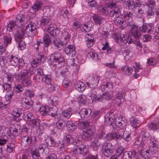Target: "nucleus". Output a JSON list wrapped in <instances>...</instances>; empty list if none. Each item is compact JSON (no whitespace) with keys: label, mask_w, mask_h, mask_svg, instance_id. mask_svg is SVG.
I'll use <instances>...</instances> for the list:
<instances>
[{"label":"nucleus","mask_w":159,"mask_h":159,"mask_svg":"<svg viewBox=\"0 0 159 159\" xmlns=\"http://www.w3.org/2000/svg\"><path fill=\"white\" fill-rule=\"evenodd\" d=\"M98 11L101 14L105 15L107 13V11L101 6H99L98 7Z\"/></svg>","instance_id":"nucleus-62"},{"label":"nucleus","mask_w":159,"mask_h":159,"mask_svg":"<svg viewBox=\"0 0 159 159\" xmlns=\"http://www.w3.org/2000/svg\"><path fill=\"white\" fill-rule=\"evenodd\" d=\"M66 127L69 129H75L77 125V123L73 122L72 121H69L66 123ZM89 125V123L87 121H82L78 124V129H87Z\"/></svg>","instance_id":"nucleus-2"},{"label":"nucleus","mask_w":159,"mask_h":159,"mask_svg":"<svg viewBox=\"0 0 159 159\" xmlns=\"http://www.w3.org/2000/svg\"><path fill=\"white\" fill-rule=\"evenodd\" d=\"M91 147L94 150H97L99 147L100 144H98V140H94L92 142L91 144Z\"/></svg>","instance_id":"nucleus-56"},{"label":"nucleus","mask_w":159,"mask_h":159,"mask_svg":"<svg viewBox=\"0 0 159 159\" xmlns=\"http://www.w3.org/2000/svg\"><path fill=\"white\" fill-rule=\"evenodd\" d=\"M100 77V76L98 75H94L92 78H88L87 84L90 88H95L98 84Z\"/></svg>","instance_id":"nucleus-10"},{"label":"nucleus","mask_w":159,"mask_h":159,"mask_svg":"<svg viewBox=\"0 0 159 159\" xmlns=\"http://www.w3.org/2000/svg\"><path fill=\"white\" fill-rule=\"evenodd\" d=\"M17 27L16 22L13 21H10L7 25V30L9 32L13 31Z\"/></svg>","instance_id":"nucleus-37"},{"label":"nucleus","mask_w":159,"mask_h":159,"mask_svg":"<svg viewBox=\"0 0 159 159\" xmlns=\"http://www.w3.org/2000/svg\"><path fill=\"white\" fill-rule=\"evenodd\" d=\"M78 148L79 150V153L80 154L85 155L88 153V149L86 145H82L81 147H78Z\"/></svg>","instance_id":"nucleus-35"},{"label":"nucleus","mask_w":159,"mask_h":159,"mask_svg":"<svg viewBox=\"0 0 159 159\" xmlns=\"http://www.w3.org/2000/svg\"><path fill=\"white\" fill-rule=\"evenodd\" d=\"M123 143H120V151H121V153H120V156L123 153L122 156V158L123 159H131L136 155V152L134 150L131 151L125 152V149L127 146V144L126 143L123 145Z\"/></svg>","instance_id":"nucleus-4"},{"label":"nucleus","mask_w":159,"mask_h":159,"mask_svg":"<svg viewBox=\"0 0 159 159\" xmlns=\"http://www.w3.org/2000/svg\"><path fill=\"white\" fill-rule=\"evenodd\" d=\"M134 11L136 17H141L144 12V7L140 2H138V4H137V7L134 9Z\"/></svg>","instance_id":"nucleus-16"},{"label":"nucleus","mask_w":159,"mask_h":159,"mask_svg":"<svg viewBox=\"0 0 159 159\" xmlns=\"http://www.w3.org/2000/svg\"><path fill=\"white\" fill-rule=\"evenodd\" d=\"M70 139H72V138H71V136L69 134H67L66 135H65V137L64 138V140L65 142L63 143L62 142V143L60 148H62L63 147L65 144L69 145L70 144Z\"/></svg>","instance_id":"nucleus-40"},{"label":"nucleus","mask_w":159,"mask_h":159,"mask_svg":"<svg viewBox=\"0 0 159 159\" xmlns=\"http://www.w3.org/2000/svg\"><path fill=\"white\" fill-rule=\"evenodd\" d=\"M72 113L71 109L69 108L64 110L62 112V115L67 118H69L71 116Z\"/></svg>","instance_id":"nucleus-52"},{"label":"nucleus","mask_w":159,"mask_h":159,"mask_svg":"<svg viewBox=\"0 0 159 159\" xmlns=\"http://www.w3.org/2000/svg\"><path fill=\"white\" fill-rule=\"evenodd\" d=\"M30 77H29L22 80V84L23 85L27 87L31 85L32 81Z\"/></svg>","instance_id":"nucleus-49"},{"label":"nucleus","mask_w":159,"mask_h":159,"mask_svg":"<svg viewBox=\"0 0 159 159\" xmlns=\"http://www.w3.org/2000/svg\"><path fill=\"white\" fill-rule=\"evenodd\" d=\"M59 103V98L56 96H52L49 97L48 100L49 105L54 106V107L57 105Z\"/></svg>","instance_id":"nucleus-27"},{"label":"nucleus","mask_w":159,"mask_h":159,"mask_svg":"<svg viewBox=\"0 0 159 159\" xmlns=\"http://www.w3.org/2000/svg\"><path fill=\"white\" fill-rule=\"evenodd\" d=\"M75 88L78 90L82 92L85 89L86 86L82 82L78 81L77 82L75 85Z\"/></svg>","instance_id":"nucleus-34"},{"label":"nucleus","mask_w":159,"mask_h":159,"mask_svg":"<svg viewBox=\"0 0 159 159\" xmlns=\"http://www.w3.org/2000/svg\"><path fill=\"white\" fill-rule=\"evenodd\" d=\"M34 118L33 113L30 111L26 112L24 114L23 118L26 121H31L34 120Z\"/></svg>","instance_id":"nucleus-32"},{"label":"nucleus","mask_w":159,"mask_h":159,"mask_svg":"<svg viewBox=\"0 0 159 159\" xmlns=\"http://www.w3.org/2000/svg\"><path fill=\"white\" fill-rule=\"evenodd\" d=\"M62 39L68 42L70 38V30L67 28L64 29L61 31Z\"/></svg>","instance_id":"nucleus-20"},{"label":"nucleus","mask_w":159,"mask_h":159,"mask_svg":"<svg viewBox=\"0 0 159 159\" xmlns=\"http://www.w3.org/2000/svg\"><path fill=\"white\" fill-rule=\"evenodd\" d=\"M134 144L135 145H139L141 147H143L145 146L144 143L143 141V139L140 136L137 137L135 139Z\"/></svg>","instance_id":"nucleus-44"},{"label":"nucleus","mask_w":159,"mask_h":159,"mask_svg":"<svg viewBox=\"0 0 159 159\" xmlns=\"http://www.w3.org/2000/svg\"><path fill=\"white\" fill-rule=\"evenodd\" d=\"M22 103L23 105L24 104V103L26 105V106H25V108L27 109H30L33 105L32 102L31 101V98H28V97L25 98H23Z\"/></svg>","instance_id":"nucleus-28"},{"label":"nucleus","mask_w":159,"mask_h":159,"mask_svg":"<svg viewBox=\"0 0 159 159\" xmlns=\"http://www.w3.org/2000/svg\"><path fill=\"white\" fill-rule=\"evenodd\" d=\"M113 95L109 92H105L101 95L100 97L96 96L93 98V100L103 102L110 101L112 98Z\"/></svg>","instance_id":"nucleus-9"},{"label":"nucleus","mask_w":159,"mask_h":159,"mask_svg":"<svg viewBox=\"0 0 159 159\" xmlns=\"http://www.w3.org/2000/svg\"><path fill=\"white\" fill-rule=\"evenodd\" d=\"M53 10V8L52 6H48L45 7L43 9V11L44 12L49 14H50L51 12H52Z\"/></svg>","instance_id":"nucleus-55"},{"label":"nucleus","mask_w":159,"mask_h":159,"mask_svg":"<svg viewBox=\"0 0 159 159\" xmlns=\"http://www.w3.org/2000/svg\"><path fill=\"white\" fill-rule=\"evenodd\" d=\"M65 53L68 55H71L72 57L74 56L76 54L75 48L74 45H69L65 49Z\"/></svg>","instance_id":"nucleus-21"},{"label":"nucleus","mask_w":159,"mask_h":159,"mask_svg":"<svg viewBox=\"0 0 159 159\" xmlns=\"http://www.w3.org/2000/svg\"><path fill=\"white\" fill-rule=\"evenodd\" d=\"M24 19L25 17L23 14H20L16 16L15 22L17 27L24 29L23 25L24 24Z\"/></svg>","instance_id":"nucleus-15"},{"label":"nucleus","mask_w":159,"mask_h":159,"mask_svg":"<svg viewBox=\"0 0 159 159\" xmlns=\"http://www.w3.org/2000/svg\"><path fill=\"white\" fill-rule=\"evenodd\" d=\"M113 147L111 143H105L102 148V152L105 156L109 157L113 153Z\"/></svg>","instance_id":"nucleus-13"},{"label":"nucleus","mask_w":159,"mask_h":159,"mask_svg":"<svg viewBox=\"0 0 159 159\" xmlns=\"http://www.w3.org/2000/svg\"><path fill=\"white\" fill-rule=\"evenodd\" d=\"M35 70L32 68H30L28 69H23L20 73L17 75L18 79L19 80L30 77L34 75Z\"/></svg>","instance_id":"nucleus-7"},{"label":"nucleus","mask_w":159,"mask_h":159,"mask_svg":"<svg viewBox=\"0 0 159 159\" xmlns=\"http://www.w3.org/2000/svg\"><path fill=\"white\" fill-rule=\"evenodd\" d=\"M37 76H39V78H40L41 77H42L44 76L45 75L44 74L43 70V69L41 67H39L37 70Z\"/></svg>","instance_id":"nucleus-61"},{"label":"nucleus","mask_w":159,"mask_h":159,"mask_svg":"<svg viewBox=\"0 0 159 159\" xmlns=\"http://www.w3.org/2000/svg\"><path fill=\"white\" fill-rule=\"evenodd\" d=\"M140 31L142 32H149L152 29V24L144 23L142 27H140Z\"/></svg>","instance_id":"nucleus-25"},{"label":"nucleus","mask_w":159,"mask_h":159,"mask_svg":"<svg viewBox=\"0 0 159 159\" xmlns=\"http://www.w3.org/2000/svg\"><path fill=\"white\" fill-rule=\"evenodd\" d=\"M39 79L47 84L50 85L51 84L52 79L50 75H45L42 77L39 78Z\"/></svg>","instance_id":"nucleus-29"},{"label":"nucleus","mask_w":159,"mask_h":159,"mask_svg":"<svg viewBox=\"0 0 159 159\" xmlns=\"http://www.w3.org/2000/svg\"><path fill=\"white\" fill-rule=\"evenodd\" d=\"M40 22L41 25L45 26L50 24L51 20L47 17H43L42 18Z\"/></svg>","instance_id":"nucleus-48"},{"label":"nucleus","mask_w":159,"mask_h":159,"mask_svg":"<svg viewBox=\"0 0 159 159\" xmlns=\"http://www.w3.org/2000/svg\"><path fill=\"white\" fill-rule=\"evenodd\" d=\"M88 56L90 57L95 61H97L98 59L97 54L94 52H89Z\"/></svg>","instance_id":"nucleus-57"},{"label":"nucleus","mask_w":159,"mask_h":159,"mask_svg":"<svg viewBox=\"0 0 159 159\" xmlns=\"http://www.w3.org/2000/svg\"><path fill=\"white\" fill-rule=\"evenodd\" d=\"M62 40V41H59L57 43L53 42L55 46L58 49L60 50L62 48H64L68 43L64 40Z\"/></svg>","instance_id":"nucleus-30"},{"label":"nucleus","mask_w":159,"mask_h":159,"mask_svg":"<svg viewBox=\"0 0 159 159\" xmlns=\"http://www.w3.org/2000/svg\"><path fill=\"white\" fill-rule=\"evenodd\" d=\"M94 37L92 34H87L85 36V40L87 42V46L88 48L92 47L95 42Z\"/></svg>","instance_id":"nucleus-19"},{"label":"nucleus","mask_w":159,"mask_h":159,"mask_svg":"<svg viewBox=\"0 0 159 159\" xmlns=\"http://www.w3.org/2000/svg\"><path fill=\"white\" fill-rule=\"evenodd\" d=\"M140 135L142 138H145L146 139H148L150 136V134L149 132L147 131L146 130H141Z\"/></svg>","instance_id":"nucleus-54"},{"label":"nucleus","mask_w":159,"mask_h":159,"mask_svg":"<svg viewBox=\"0 0 159 159\" xmlns=\"http://www.w3.org/2000/svg\"><path fill=\"white\" fill-rule=\"evenodd\" d=\"M131 31L132 34L135 38H139L141 36L142 32L140 31V28L136 25L131 26Z\"/></svg>","instance_id":"nucleus-17"},{"label":"nucleus","mask_w":159,"mask_h":159,"mask_svg":"<svg viewBox=\"0 0 159 159\" xmlns=\"http://www.w3.org/2000/svg\"><path fill=\"white\" fill-rule=\"evenodd\" d=\"M12 38L10 34H8L4 36L3 39L1 38L0 39V43L2 45H6L7 46L8 44H10L11 42Z\"/></svg>","instance_id":"nucleus-23"},{"label":"nucleus","mask_w":159,"mask_h":159,"mask_svg":"<svg viewBox=\"0 0 159 159\" xmlns=\"http://www.w3.org/2000/svg\"><path fill=\"white\" fill-rule=\"evenodd\" d=\"M60 14L62 15L64 17H67L69 13L68 11L67 7H63L61 8L60 11Z\"/></svg>","instance_id":"nucleus-53"},{"label":"nucleus","mask_w":159,"mask_h":159,"mask_svg":"<svg viewBox=\"0 0 159 159\" xmlns=\"http://www.w3.org/2000/svg\"><path fill=\"white\" fill-rule=\"evenodd\" d=\"M131 126L134 128L136 129L140 125V121L136 118H134L131 121Z\"/></svg>","instance_id":"nucleus-42"},{"label":"nucleus","mask_w":159,"mask_h":159,"mask_svg":"<svg viewBox=\"0 0 159 159\" xmlns=\"http://www.w3.org/2000/svg\"><path fill=\"white\" fill-rule=\"evenodd\" d=\"M147 4L150 8H153L155 6V2L154 0H148Z\"/></svg>","instance_id":"nucleus-64"},{"label":"nucleus","mask_w":159,"mask_h":159,"mask_svg":"<svg viewBox=\"0 0 159 159\" xmlns=\"http://www.w3.org/2000/svg\"><path fill=\"white\" fill-rule=\"evenodd\" d=\"M3 92H4V89L6 91L7 93L5 97L6 101H9L12 98L14 94V90L12 88L11 84L7 83H5L2 86Z\"/></svg>","instance_id":"nucleus-8"},{"label":"nucleus","mask_w":159,"mask_h":159,"mask_svg":"<svg viewBox=\"0 0 159 159\" xmlns=\"http://www.w3.org/2000/svg\"><path fill=\"white\" fill-rule=\"evenodd\" d=\"M8 57L9 61L11 65L14 66H17L20 61L19 59L12 55L8 56Z\"/></svg>","instance_id":"nucleus-26"},{"label":"nucleus","mask_w":159,"mask_h":159,"mask_svg":"<svg viewBox=\"0 0 159 159\" xmlns=\"http://www.w3.org/2000/svg\"><path fill=\"white\" fill-rule=\"evenodd\" d=\"M120 48H122V46H123H123L127 43L129 44L132 43L133 42V39L130 35H128L127 36L126 35L125 36L124 34L120 33Z\"/></svg>","instance_id":"nucleus-12"},{"label":"nucleus","mask_w":159,"mask_h":159,"mask_svg":"<svg viewBox=\"0 0 159 159\" xmlns=\"http://www.w3.org/2000/svg\"><path fill=\"white\" fill-rule=\"evenodd\" d=\"M152 152L147 148H143L140 152L141 156L144 158L148 159L151 156Z\"/></svg>","instance_id":"nucleus-24"},{"label":"nucleus","mask_w":159,"mask_h":159,"mask_svg":"<svg viewBox=\"0 0 159 159\" xmlns=\"http://www.w3.org/2000/svg\"><path fill=\"white\" fill-rule=\"evenodd\" d=\"M70 81L67 78L64 79L62 82L63 86L65 88H68L70 86Z\"/></svg>","instance_id":"nucleus-60"},{"label":"nucleus","mask_w":159,"mask_h":159,"mask_svg":"<svg viewBox=\"0 0 159 159\" xmlns=\"http://www.w3.org/2000/svg\"><path fill=\"white\" fill-rule=\"evenodd\" d=\"M115 116L113 113H107L105 116V123L109 125L115 124L117 128L119 127V117L116 116L115 119Z\"/></svg>","instance_id":"nucleus-3"},{"label":"nucleus","mask_w":159,"mask_h":159,"mask_svg":"<svg viewBox=\"0 0 159 159\" xmlns=\"http://www.w3.org/2000/svg\"><path fill=\"white\" fill-rule=\"evenodd\" d=\"M134 68L135 72L136 73L134 74V77L137 79L139 77L143 76V75H141V70H143V68L140 63L138 62H135L134 63V65L133 66Z\"/></svg>","instance_id":"nucleus-18"},{"label":"nucleus","mask_w":159,"mask_h":159,"mask_svg":"<svg viewBox=\"0 0 159 159\" xmlns=\"http://www.w3.org/2000/svg\"><path fill=\"white\" fill-rule=\"evenodd\" d=\"M127 120L125 117H121L120 121V129H125L127 127Z\"/></svg>","instance_id":"nucleus-43"},{"label":"nucleus","mask_w":159,"mask_h":159,"mask_svg":"<svg viewBox=\"0 0 159 159\" xmlns=\"http://www.w3.org/2000/svg\"><path fill=\"white\" fill-rule=\"evenodd\" d=\"M22 113V110L20 108H15L12 112V115L16 117H19Z\"/></svg>","instance_id":"nucleus-50"},{"label":"nucleus","mask_w":159,"mask_h":159,"mask_svg":"<svg viewBox=\"0 0 159 159\" xmlns=\"http://www.w3.org/2000/svg\"><path fill=\"white\" fill-rule=\"evenodd\" d=\"M121 70L123 73L127 75H130L132 73L133 70L131 67L128 66H123Z\"/></svg>","instance_id":"nucleus-33"},{"label":"nucleus","mask_w":159,"mask_h":159,"mask_svg":"<svg viewBox=\"0 0 159 159\" xmlns=\"http://www.w3.org/2000/svg\"><path fill=\"white\" fill-rule=\"evenodd\" d=\"M58 108L56 107L50 108L49 106H46L41 107L39 111L41 114L43 116L48 115L54 119H58L61 116V114L58 112Z\"/></svg>","instance_id":"nucleus-1"},{"label":"nucleus","mask_w":159,"mask_h":159,"mask_svg":"<svg viewBox=\"0 0 159 159\" xmlns=\"http://www.w3.org/2000/svg\"><path fill=\"white\" fill-rule=\"evenodd\" d=\"M80 23L78 21L74 20L73 21V24L72 25V30L75 31L79 28L80 26Z\"/></svg>","instance_id":"nucleus-58"},{"label":"nucleus","mask_w":159,"mask_h":159,"mask_svg":"<svg viewBox=\"0 0 159 159\" xmlns=\"http://www.w3.org/2000/svg\"><path fill=\"white\" fill-rule=\"evenodd\" d=\"M49 61L52 65L56 66L64 61V58L62 55L55 52L50 56Z\"/></svg>","instance_id":"nucleus-6"},{"label":"nucleus","mask_w":159,"mask_h":159,"mask_svg":"<svg viewBox=\"0 0 159 159\" xmlns=\"http://www.w3.org/2000/svg\"><path fill=\"white\" fill-rule=\"evenodd\" d=\"M119 9H118V10L116 11V9H115L114 10V14L113 15V16L114 17H116L114 21V23L117 25H119Z\"/></svg>","instance_id":"nucleus-45"},{"label":"nucleus","mask_w":159,"mask_h":159,"mask_svg":"<svg viewBox=\"0 0 159 159\" xmlns=\"http://www.w3.org/2000/svg\"><path fill=\"white\" fill-rule=\"evenodd\" d=\"M92 113V111L89 108L82 109L79 112V114L81 118H87Z\"/></svg>","instance_id":"nucleus-22"},{"label":"nucleus","mask_w":159,"mask_h":159,"mask_svg":"<svg viewBox=\"0 0 159 159\" xmlns=\"http://www.w3.org/2000/svg\"><path fill=\"white\" fill-rule=\"evenodd\" d=\"M22 29H21V33H20L19 31H18L17 33L15 34V40L18 42L22 40V39L24 35V33L23 32V31H22Z\"/></svg>","instance_id":"nucleus-39"},{"label":"nucleus","mask_w":159,"mask_h":159,"mask_svg":"<svg viewBox=\"0 0 159 159\" xmlns=\"http://www.w3.org/2000/svg\"><path fill=\"white\" fill-rule=\"evenodd\" d=\"M147 126L149 129H159V122H150L148 124Z\"/></svg>","instance_id":"nucleus-41"},{"label":"nucleus","mask_w":159,"mask_h":159,"mask_svg":"<svg viewBox=\"0 0 159 159\" xmlns=\"http://www.w3.org/2000/svg\"><path fill=\"white\" fill-rule=\"evenodd\" d=\"M133 14L131 12L127 11H123V14L120 11V29L123 30L126 25V20L129 18H132Z\"/></svg>","instance_id":"nucleus-5"},{"label":"nucleus","mask_w":159,"mask_h":159,"mask_svg":"<svg viewBox=\"0 0 159 159\" xmlns=\"http://www.w3.org/2000/svg\"><path fill=\"white\" fill-rule=\"evenodd\" d=\"M51 36L48 34H46L44 35L43 41L44 43V45L45 47H48L51 44Z\"/></svg>","instance_id":"nucleus-36"},{"label":"nucleus","mask_w":159,"mask_h":159,"mask_svg":"<svg viewBox=\"0 0 159 159\" xmlns=\"http://www.w3.org/2000/svg\"><path fill=\"white\" fill-rule=\"evenodd\" d=\"M93 19L96 24H98L99 25L102 23L104 20V19L102 17L98 14H94V15L93 16Z\"/></svg>","instance_id":"nucleus-31"},{"label":"nucleus","mask_w":159,"mask_h":159,"mask_svg":"<svg viewBox=\"0 0 159 159\" xmlns=\"http://www.w3.org/2000/svg\"><path fill=\"white\" fill-rule=\"evenodd\" d=\"M42 5V3L41 2L37 1L32 6V9L35 11H37L41 8Z\"/></svg>","instance_id":"nucleus-46"},{"label":"nucleus","mask_w":159,"mask_h":159,"mask_svg":"<svg viewBox=\"0 0 159 159\" xmlns=\"http://www.w3.org/2000/svg\"><path fill=\"white\" fill-rule=\"evenodd\" d=\"M29 125L31 128H34L36 129H40V127L38 125H39V123L37 122L35 120L30 121L29 123Z\"/></svg>","instance_id":"nucleus-47"},{"label":"nucleus","mask_w":159,"mask_h":159,"mask_svg":"<svg viewBox=\"0 0 159 159\" xmlns=\"http://www.w3.org/2000/svg\"><path fill=\"white\" fill-rule=\"evenodd\" d=\"M45 142L49 147H53L55 145L56 142L54 138L51 137H48L45 140Z\"/></svg>","instance_id":"nucleus-38"},{"label":"nucleus","mask_w":159,"mask_h":159,"mask_svg":"<svg viewBox=\"0 0 159 159\" xmlns=\"http://www.w3.org/2000/svg\"><path fill=\"white\" fill-rule=\"evenodd\" d=\"M15 148V145L13 143H9L7 145V150L8 152H11Z\"/></svg>","instance_id":"nucleus-59"},{"label":"nucleus","mask_w":159,"mask_h":159,"mask_svg":"<svg viewBox=\"0 0 159 159\" xmlns=\"http://www.w3.org/2000/svg\"><path fill=\"white\" fill-rule=\"evenodd\" d=\"M25 32L29 36L32 37L34 36L37 32L36 25L31 23L27 25L25 30Z\"/></svg>","instance_id":"nucleus-11"},{"label":"nucleus","mask_w":159,"mask_h":159,"mask_svg":"<svg viewBox=\"0 0 159 159\" xmlns=\"http://www.w3.org/2000/svg\"><path fill=\"white\" fill-rule=\"evenodd\" d=\"M83 132V135L86 138H89L94 134L92 130H84Z\"/></svg>","instance_id":"nucleus-51"},{"label":"nucleus","mask_w":159,"mask_h":159,"mask_svg":"<svg viewBox=\"0 0 159 159\" xmlns=\"http://www.w3.org/2000/svg\"><path fill=\"white\" fill-rule=\"evenodd\" d=\"M138 2H135L132 0H128L127 1L126 0H120V4L125 3L126 9L129 10L135 9L136 7H137V4H138Z\"/></svg>","instance_id":"nucleus-14"},{"label":"nucleus","mask_w":159,"mask_h":159,"mask_svg":"<svg viewBox=\"0 0 159 159\" xmlns=\"http://www.w3.org/2000/svg\"><path fill=\"white\" fill-rule=\"evenodd\" d=\"M141 75H143L145 76H148L149 73L151 71V69L148 68H146L145 69L144 71L142 70H141Z\"/></svg>","instance_id":"nucleus-63"}]
</instances>
